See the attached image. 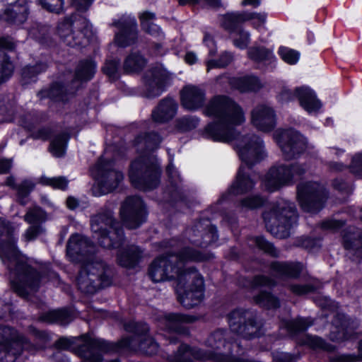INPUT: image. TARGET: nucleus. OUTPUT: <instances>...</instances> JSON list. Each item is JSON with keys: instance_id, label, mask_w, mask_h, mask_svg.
Returning <instances> with one entry per match:
<instances>
[{"instance_id": "obj_1", "label": "nucleus", "mask_w": 362, "mask_h": 362, "mask_svg": "<svg viewBox=\"0 0 362 362\" xmlns=\"http://www.w3.org/2000/svg\"><path fill=\"white\" fill-rule=\"evenodd\" d=\"M204 113L217 119L204 129L202 134L205 138L225 143L234 140L240 158L248 167L266 156L263 142L258 136L247 134L236 138L235 127L242 124L245 117L242 107L233 100L225 95L215 96L207 103Z\"/></svg>"}, {"instance_id": "obj_2", "label": "nucleus", "mask_w": 362, "mask_h": 362, "mask_svg": "<svg viewBox=\"0 0 362 362\" xmlns=\"http://www.w3.org/2000/svg\"><path fill=\"white\" fill-rule=\"evenodd\" d=\"M199 251L185 247L176 254H166L156 258L148 268V276L154 282L177 280L178 300L186 308L200 303L203 297L204 279L194 267L185 264L206 259Z\"/></svg>"}, {"instance_id": "obj_3", "label": "nucleus", "mask_w": 362, "mask_h": 362, "mask_svg": "<svg viewBox=\"0 0 362 362\" xmlns=\"http://www.w3.org/2000/svg\"><path fill=\"white\" fill-rule=\"evenodd\" d=\"M13 228L0 218V258L11 271V282L15 291L21 296L35 292L46 279L57 278V274L47 266L33 267L25 257L16 248Z\"/></svg>"}, {"instance_id": "obj_4", "label": "nucleus", "mask_w": 362, "mask_h": 362, "mask_svg": "<svg viewBox=\"0 0 362 362\" xmlns=\"http://www.w3.org/2000/svg\"><path fill=\"white\" fill-rule=\"evenodd\" d=\"M93 250L94 246L88 238L78 234L71 235L66 248L71 261L86 262L79 273L77 283L82 292L90 294L111 283L109 269L103 262L95 257L86 259V256Z\"/></svg>"}, {"instance_id": "obj_5", "label": "nucleus", "mask_w": 362, "mask_h": 362, "mask_svg": "<svg viewBox=\"0 0 362 362\" xmlns=\"http://www.w3.org/2000/svg\"><path fill=\"white\" fill-rule=\"evenodd\" d=\"M90 227L98 243L107 248L118 247L123 240V231L110 208L102 209L91 218Z\"/></svg>"}, {"instance_id": "obj_6", "label": "nucleus", "mask_w": 362, "mask_h": 362, "mask_svg": "<svg viewBox=\"0 0 362 362\" xmlns=\"http://www.w3.org/2000/svg\"><path fill=\"white\" fill-rule=\"evenodd\" d=\"M263 217L268 230L279 238H287L297 220L294 204L285 200L278 202Z\"/></svg>"}, {"instance_id": "obj_7", "label": "nucleus", "mask_w": 362, "mask_h": 362, "mask_svg": "<svg viewBox=\"0 0 362 362\" xmlns=\"http://www.w3.org/2000/svg\"><path fill=\"white\" fill-rule=\"evenodd\" d=\"M160 173L156 158L148 154L140 156L132 163L129 177L136 188L150 190L158 185Z\"/></svg>"}, {"instance_id": "obj_8", "label": "nucleus", "mask_w": 362, "mask_h": 362, "mask_svg": "<svg viewBox=\"0 0 362 362\" xmlns=\"http://www.w3.org/2000/svg\"><path fill=\"white\" fill-rule=\"evenodd\" d=\"M97 171V185L92 189L95 196L111 192L123 180V174L112 168V161L108 158L102 157L95 165Z\"/></svg>"}, {"instance_id": "obj_9", "label": "nucleus", "mask_w": 362, "mask_h": 362, "mask_svg": "<svg viewBox=\"0 0 362 362\" xmlns=\"http://www.w3.org/2000/svg\"><path fill=\"white\" fill-rule=\"evenodd\" d=\"M305 170V168L300 164L274 166L262 179V187L270 192L276 191L283 186L291 184L296 176H300Z\"/></svg>"}, {"instance_id": "obj_10", "label": "nucleus", "mask_w": 362, "mask_h": 362, "mask_svg": "<svg viewBox=\"0 0 362 362\" xmlns=\"http://www.w3.org/2000/svg\"><path fill=\"white\" fill-rule=\"evenodd\" d=\"M326 198L324 187L317 182H307L298 187V199L303 210L318 211Z\"/></svg>"}, {"instance_id": "obj_11", "label": "nucleus", "mask_w": 362, "mask_h": 362, "mask_svg": "<svg viewBox=\"0 0 362 362\" xmlns=\"http://www.w3.org/2000/svg\"><path fill=\"white\" fill-rule=\"evenodd\" d=\"M275 136L286 160L297 158L307 147L305 139L293 129L278 130Z\"/></svg>"}, {"instance_id": "obj_12", "label": "nucleus", "mask_w": 362, "mask_h": 362, "mask_svg": "<svg viewBox=\"0 0 362 362\" xmlns=\"http://www.w3.org/2000/svg\"><path fill=\"white\" fill-rule=\"evenodd\" d=\"M146 210L143 201L139 197H128L120 210L124 224L129 228H135L144 221Z\"/></svg>"}, {"instance_id": "obj_13", "label": "nucleus", "mask_w": 362, "mask_h": 362, "mask_svg": "<svg viewBox=\"0 0 362 362\" xmlns=\"http://www.w3.org/2000/svg\"><path fill=\"white\" fill-rule=\"evenodd\" d=\"M168 78V72L162 67L151 69L144 77L143 95L148 98L158 97L164 91Z\"/></svg>"}, {"instance_id": "obj_14", "label": "nucleus", "mask_w": 362, "mask_h": 362, "mask_svg": "<svg viewBox=\"0 0 362 362\" xmlns=\"http://www.w3.org/2000/svg\"><path fill=\"white\" fill-rule=\"evenodd\" d=\"M81 344H78L77 354L84 362H101L100 352H105L110 349L109 344L100 339H93L88 336L81 337Z\"/></svg>"}, {"instance_id": "obj_15", "label": "nucleus", "mask_w": 362, "mask_h": 362, "mask_svg": "<svg viewBox=\"0 0 362 362\" xmlns=\"http://www.w3.org/2000/svg\"><path fill=\"white\" fill-rule=\"evenodd\" d=\"M250 123L259 131L269 132L276 127V113L272 107L259 104L250 112Z\"/></svg>"}, {"instance_id": "obj_16", "label": "nucleus", "mask_w": 362, "mask_h": 362, "mask_svg": "<svg viewBox=\"0 0 362 362\" xmlns=\"http://www.w3.org/2000/svg\"><path fill=\"white\" fill-rule=\"evenodd\" d=\"M28 15L27 0H0V18L23 23Z\"/></svg>"}, {"instance_id": "obj_17", "label": "nucleus", "mask_w": 362, "mask_h": 362, "mask_svg": "<svg viewBox=\"0 0 362 362\" xmlns=\"http://www.w3.org/2000/svg\"><path fill=\"white\" fill-rule=\"evenodd\" d=\"M114 25L119 29L115 35V43L122 47L134 45L137 40L136 21L130 17L122 18Z\"/></svg>"}, {"instance_id": "obj_18", "label": "nucleus", "mask_w": 362, "mask_h": 362, "mask_svg": "<svg viewBox=\"0 0 362 362\" xmlns=\"http://www.w3.org/2000/svg\"><path fill=\"white\" fill-rule=\"evenodd\" d=\"M25 339L8 327H0V352L15 356L21 353Z\"/></svg>"}, {"instance_id": "obj_19", "label": "nucleus", "mask_w": 362, "mask_h": 362, "mask_svg": "<svg viewBox=\"0 0 362 362\" xmlns=\"http://www.w3.org/2000/svg\"><path fill=\"white\" fill-rule=\"evenodd\" d=\"M73 23L71 19L66 18L59 23L57 28V34L61 40L67 46L75 47L86 45L88 41L83 37V34L80 31L74 33L72 29Z\"/></svg>"}, {"instance_id": "obj_20", "label": "nucleus", "mask_w": 362, "mask_h": 362, "mask_svg": "<svg viewBox=\"0 0 362 362\" xmlns=\"http://www.w3.org/2000/svg\"><path fill=\"white\" fill-rule=\"evenodd\" d=\"M205 101V92L195 86H186L181 91V103L188 110H194L202 107Z\"/></svg>"}, {"instance_id": "obj_21", "label": "nucleus", "mask_w": 362, "mask_h": 362, "mask_svg": "<svg viewBox=\"0 0 362 362\" xmlns=\"http://www.w3.org/2000/svg\"><path fill=\"white\" fill-rule=\"evenodd\" d=\"M296 93L300 107L307 112L315 113L321 108V102L310 88L305 86L296 88Z\"/></svg>"}, {"instance_id": "obj_22", "label": "nucleus", "mask_w": 362, "mask_h": 362, "mask_svg": "<svg viewBox=\"0 0 362 362\" xmlns=\"http://www.w3.org/2000/svg\"><path fill=\"white\" fill-rule=\"evenodd\" d=\"M345 249L350 251L356 258L362 259V230L349 227L343 235Z\"/></svg>"}, {"instance_id": "obj_23", "label": "nucleus", "mask_w": 362, "mask_h": 362, "mask_svg": "<svg viewBox=\"0 0 362 362\" xmlns=\"http://www.w3.org/2000/svg\"><path fill=\"white\" fill-rule=\"evenodd\" d=\"M255 184V182L247 172V169L241 165L238 170L236 179L228 189V192L233 195L245 194L252 190Z\"/></svg>"}, {"instance_id": "obj_24", "label": "nucleus", "mask_w": 362, "mask_h": 362, "mask_svg": "<svg viewBox=\"0 0 362 362\" xmlns=\"http://www.w3.org/2000/svg\"><path fill=\"white\" fill-rule=\"evenodd\" d=\"M302 269L298 262H273L270 264L271 274L278 278H296Z\"/></svg>"}, {"instance_id": "obj_25", "label": "nucleus", "mask_w": 362, "mask_h": 362, "mask_svg": "<svg viewBox=\"0 0 362 362\" xmlns=\"http://www.w3.org/2000/svg\"><path fill=\"white\" fill-rule=\"evenodd\" d=\"M177 105L171 98L162 100L152 113L154 121L160 123L168 122L173 119L177 112Z\"/></svg>"}, {"instance_id": "obj_26", "label": "nucleus", "mask_w": 362, "mask_h": 362, "mask_svg": "<svg viewBox=\"0 0 362 362\" xmlns=\"http://www.w3.org/2000/svg\"><path fill=\"white\" fill-rule=\"evenodd\" d=\"M141 250L138 247L129 246L119 252L117 258V262L124 267H134L141 259Z\"/></svg>"}, {"instance_id": "obj_27", "label": "nucleus", "mask_w": 362, "mask_h": 362, "mask_svg": "<svg viewBox=\"0 0 362 362\" xmlns=\"http://www.w3.org/2000/svg\"><path fill=\"white\" fill-rule=\"evenodd\" d=\"M230 83L240 92L257 91L262 87L260 81L253 76L233 78L230 80Z\"/></svg>"}, {"instance_id": "obj_28", "label": "nucleus", "mask_w": 362, "mask_h": 362, "mask_svg": "<svg viewBox=\"0 0 362 362\" xmlns=\"http://www.w3.org/2000/svg\"><path fill=\"white\" fill-rule=\"evenodd\" d=\"M146 62L139 52H132L125 58L123 69L127 73L139 72L145 67Z\"/></svg>"}, {"instance_id": "obj_29", "label": "nucleus", "mask_w": 362, "mask_h": 362, "mask_svg": "<svg viewBox=\"0 0 362 362\" xmlns=\"http://www.w3.org/2000/svg\"><path fill=\"white\" fill-rule=\"evenodd\" d=\"M160 137L156 133L139 135L135 140V144L139 150H153L160 143Z\"/></svg>"}, {"instance_id": "obj_30", "label": "nucleus", "mask_w": 362, "mask_h": 362, "mask_svg": "<svg viewBox=\"0 0 362 362\" xmlns=\"http://www.w3.org/2000/svg\"><path fill=\"white\" fill-rule=\"evenodd\" d=\"M250 16L244 13H230L224 15L221 18V25L229 31H233L238 24L247 21Z\"/></svg>"}, {"instance_id": "obj_31", "label": "nucleus", "mask_w": 362, "mask_h": 362, "mask_svg": "<svg viewBox=\"0 0 362 362\" xmlns=\"http://www.w3.org/2000/svg\"><path fill=\"white\" fill-rule=\"evenodd\" d=\"M141 25L143 30L153 36H160L162 35L160 28L153 23L155 18V14L148 11L142 12L139 15Z\"/></svg>"}, {"instance_id": "obj_32", "label": "nucleus", "mask_w": 362, "mask_h": 362, "mask_svg": "<svg viewBox=\"0 0 362 362\" xmlns=\"http://www.w3.org/2000/svg\"><path fill=\"white\" fill-rule=\"evenodd\" d=\"M192 356L194 358H203L199 351L192 350L187 345H181L178 351L170 356V360L171 362H187Z\"/></svg>"}, {"instance_id": "obj_33", "label": "nucleus", "mask_w": 362, "mask_h": 362, "mask_svg": "<svg viewBox=\"0 0 362 362\" xmlns=\"http://www.w3.org/2000/svg\"><path fill=\"white\" fill-rule=\"evenodd\" d=\"M95 71V64L92 60L81 62L76 69V78L81 81L90 80Z\"/></svg>"}, {"instance_id": "obj_34", "label": "nucleus", "mask_w": 362, "mask_h": 362, "mask_svg": "<svg viewBox=\"0 0 362 362\" xmlns=\"http://www.w3.org/2000/svg\"><path fill=\"white\" fill-rule=\"evenodd\" d=\"M166 320L169 329L180 331V324L192 322L195 320V317L191 315L172 313L166 316Z\"/></svg>"}, {"instance_id": "obj_35", "label": "nucleus", "mask_w": 362, "mask_h": 362, "mask_svg": "<svg viewBox=\"0 0 362 362\" xmlns=\"http://www.w3.org/2000/svg\"><path fill=\"white\" fill-rule=\"evenodd\" d=\"M312 322L308 319L297 318L293 320H285L281 322V327H285L290 333L304 331L310 326Z\"/></svg>"}, {"instance_id": "obj_36", "label": "nucleus", "mask_w": 362, "mask_h": 362, "mask_svg": "<svg viewBox=\"0 0 362 362\" xmlns=\"http://www.w3.org/2000/svg\"><path fill=\"white\" fill-rule=\"evenodd\" d=\"M67 141L68 136L66 134L57 136L50 144L49 151L51 153L56 157L62 156L65 153Z\"/></svg>"}, {"instance_id": "obj_37", "label": "nucleus", "mask_w": 362, "mask_h": 362, "mask_svg": "<svg viewBox=\"0 0 362 362\" xmlns=\"http://www.w3.org/2000/svg\"><path fill=\"white\" fill-rule=\"evenodd\" d=\"M24 220L31 225L40 226L46 220V214L40 207L34 206L27 211Z\"/></svg>"}, {"instance_id": "obj_38", "label": "nucleus", "mask_w": 362, "mask_h": 362, "mask_svg": "<svg viewBox=\"0 0 362 362\" xmlns=\"http://www.w3.org/2000/svg\"><path fill=\"white\" fill-rule=\"evenodd\" d=\"M69 314L65 310H52L41 317V320L47 322H60L66 324L69 322Z\"/></svg>"}, {"instance_id": "obj_39", "label": "nucleus", "mask_w": 362, "mask_h": 362, "mask_svg": "<svg viewBox=\"0 0 362 362\" xmlns=\"http://www.w3.org/2000/svg\"><path fill=\"white\" fill-rule=\"evenodd\" d=\"M257 304L267 308H275L279 306L277 298L267 292H262L255 298Z\"/></svg>"}, {"instance_id": "obj_40", "label": "nucleus", "mask_w": 362, "mask_h": 362, "mask_svg": "<svg viewBox=\"0 0 362 362\" xmlns=\"http://www.w3.org/2000/svg\"><path fill=\"white\" fill-rule=\"evenodd\" d=\"M47 64L44 63L36 64L33 66H27L22 71V77L25 82L28 83L34 78L37 74L47 69Z\"/></svg>"}, {"instance_id": "obj_41", "label": "nucleus", "mask_w": 362, "mask_h": 362, "mask_svg": "<svg viewBox=\"0 0 362 362\" xmlns=\"http://www.w3.org/2000/svg\"><path fill=\"white\" fill-rule=\"evenodd\" d=\"M35 187V183L31 180H24L23 181L18 187L17 189V197L19 203L22 205H25L26 204V201L25 199L29 195L30 192L33 190Z\"/></svg>"}, {"instance_id": "obj_42", "label": "nucleus", "mask_w": 362, "mask_h": 362, "mask_svg": "<svg viewBox=\"0 0 362 362\" xmlns=\"http://www.w3.org/2000/svg\"><path fill=\"white\" fill-rule=\"evenodd\" d=\"M64 88L59 83L53 84L48 90H43L38 93L40 98L48 97L57 100H64Z\"/></svg>"}, {"instance_id": "obj_43", "label": "nucleus", "mask_w": 362, "mask_h": 362, "mask_svg": "<svg viewBox=\"0 0 362 362\" xmlns=\"http://www.w3.org/2000/svg\"><path fill=\"white\" fill-rule=\"evenodd\" d=\"M232 59V54L228 52H224L218 60L209 59L206 62V71H209L214 68H224L231 62Z\"/></svg>"}, {"instance_id": "obj_44", "label": "nucleus", "mask_w": 362, "mask_h": 362, "mask_svg": "<svg viewBox=\"0 0 362 362\" xmlns=\"http://www.w3.org/2000/svg\"><path fill=\"white\" fill-rule=\"evenodd\" d=\"M44 185L50 186L54 189H65L68 185V180L65 177L59 176L54 177H48L42 176L40 180Z\"/></svg>"}, {"instance_id": "obj_45", "label": "nucleus", "mask_w": 362, "mask_h": 362, "mask_svg": "<svg viewBox=\"0 0 362 362\" xmlns=\"http://www.w3.org/2000/svg\"><path fill=\"white\" fill-rule=\"evenodd\" d=\"M250 59L257 62L269 60L272 57V52L264 47H252L248 50Z\"/></svg>"}, {"instance_id": "obj_46", "label": "nucleus", "mask_w": 362, "mask_h": 362, "mask_svg": "<svg viewBox=\"0 0 362 362\" xmlns=\"http://www.w3.org/2000/svg\"><path fill=\"white\" fill-rule=\"evenodd\" d=\"M13 64L0 52V84L6 81L12 74Z\"/></svg>"}, {"instance_id": "obj_47", "label": "nucleus", "mask_w": 362, "mask_h": 362, "mask_svg": "<svg viewBox=\"0 0 362 362\" xmlns=\"http://www.w3.org/2000/svg\"><path fill=\"white\" fill-rule=\"evenodd\" d=\"M250 34L243 29H239L233 36V45L239 49H245L250 43Z\"/></svg>"}, {"instance_id": "obj_48", "label": "nucleus", "mask_w": 362, "mask_h": 362, "mask_svg": "<svg viewBox=\"0 0 362 362\" xmlns=\"http://www.w3.org/2000/svg\"><path fill=\"white\" fill-rule=\"evenodd\" d=\"M49 30L47 25L35 23L28 28V35L41 41L49 33Z\"/></svg>"}, {"instance_id": "obj_49", "label": "nucleus", "mask_w": 362, "mask_h": 362, "mask_svg": "<svg viewBox=\"0 0 362 362\" xmlns=\"http://www.w3.org/2000/svg\"><path fill=\"white\" fill-rule=\"evenodd\" d=\"M279 54L285 62L290 64H296L300 57L298 52L285 47L279 48Z\"/></svg>"}, {"instance_id": "obj_50", "label": "nucleus", "mask_w": 362, "mask_h": 362, "mask_svg": "<svg viewBox=\"0 0 362 362\" xmlns=\"http://www.w3.org/2000/svg\"><path fill=\"white\" fill-rule=\"evenodd\" d=\"M265 200L259 195H253L243 199L240 202L242 207L249 209H254L262 206Z\"/></svg>"}, {"instance_id": "obj_51", "label": "nucleus", "mask_w": 362, "mask_h": 362, "mask_svg": "<svg viewBox=\"0 0 362 362\" xmlns=\"http://www.w3.org/2000/svg\"><path fill=\"white\" fill-rule=\"evenodd\" d=\"M139 349L144 354L150 356L157 353L158 346L151 337H148L140 343Z\"/></svg>"}, {"instance_id": "obj_52", "label": "nucleus", "mask_w": 362, "mask_h": 362, "mask_svg": "<svg viewBox=\"0 0 362 362\" xmlns=\"http://www.w3.org/2000/svg\"><path fill=\"white\" fill-rule=\"evenodd\" d=\"M255 243L257 247L263 250L264 252L269 254L272 256L276 257L279 255V252L269 242L267 241L262 237H257L255 238Z\"/></svg>"}, {"instance_id": "obj_53", "label": "nucleus", "mask_w": 362, "mask_h": 362, "mask_svg": "<svg viewBox=\"0 0 362 362\" xmlns=\"http://www.w3.org/2000/svg\"><path fill=\"white\" fill-rule=\"evenodd\" d=\"M206 343L209 346L216 349L224 346L223 332L221 330L215 332L208 338Z\"/></svg>"}, {"instance_id": "obj_54", "label": "nucleus", "mask_w": 362, "mask_h": 362, "mask_svg": "<svg viewBox=\"0 0 362 362\" xmlns=\"http://www.w3.org/2000/svg\"><path fill=\"white\" fill-rule=\"evenodd\" d=\"M119 64V61L116 59L107 60L104 66L103 67L104 74H105L110 78H116Z\"/></svg>"}, {"instance_id": "obj_55", "label": "nucleus", "mask_w": 362, "mask_h": 362, "mask_svg": "<svg viewBox=\"0 0 362 362\" xmlns=\"http://www.w3.org/2000/svg\"><path fill=\"white\" fill-rule=\"evenodd\" d=\"M199 123V119L194 117H185L177 121L178 127L182 131H187L195 128Z\"/></svg>"}, {"instance_id": "obj_56", "label": "nucleus", "mask_w": 362, "mask_h": 362, "mask_svg": "<svg viewBox=\"0 0 362 362\" xmlns=\"http://www.w3.org/2000/svg\"><path fill=\"white\" fill-rule=\"evenodd\" d=\"M42 6L47 10L59 13L62 9L63 0H40Z\"/></svg>"}, {"instance_id": "obj_57", "label": "nucleus", "mask_w": 362, "mask_h": 362, "mask_svg": "<svg viewBox=\"0 0 362 362\" xmlns=\"http://www.w3.org/2000/svg\"><path fill=\"white\" fill-rule=\"evenodd\" d=\"M350 169L354 174L362 177V153H357L353 157Z\"/></svg>"}, {"instance_id": "obj_58", "label": "nucleus", "mask_w": 362, "mask_h": 362, "mask_svg": "<svg viewBox=\"0 0 362 362\" xmlns=\"http://www.w3.org/2000/svg\"><path fill=\"white\" fill-rule=\"evenodd\" d=\"M289 289L293 293L301 296L312 292L315 288L310 284H291L289 286Z\"/></svg>"}, {"instance_id": "obj_59", "label": "nucleus", "mask_w": 362, "mask_h": 362, "mask_svg": "<svg viewBox=\"0 0 362 362\" xmlns=\"http://www.w3.org/2000/svg\"><path fill=\"white\" fill-rule=\"evenodd\" d=\"M217 240V234L214 228L211 227L203 236V240L201 242L196 241L197 244L202 247H206L211 243L215 242Z\"/></svg>"}, {"instance_id": "obj_60", "label": "nucleus", "mask_w": 362, "mask_h": 362, "mask_svg": "<svg viewBox=\"0 0 362 362\" xmlns=\"http://www.w3.org/2000/svg\"><path fill=\"white\" fill-rule=\"evenodd\" d=\"M246 16H250L247 21H252V24L255 28H259L265 23L266 15L264 13H246Z\"/></svg>"}, {"instance_id": "obj_61", "label": "nucleus", "mask_w": 362, "mask_h": 362, "mask_svg": "<svg viewBox=\"0 0 362 362\" xmlns=\"http://www.w3.org/2000/svg\"><path fill=\"white\" fill-rule=\"evenodd\" d=\"M252 284L255 286H274L276 285V281L272 278L266 276L259 275L254 278Z\"/></svg>"}, {"instance_id": "obj_62", "label": "nucleus", "mask_w": 362, "mask_h": 362, "mask_svg": "<svg viewBox=\"0 0 362 362\" xmlns=\"http://www.w3.org/2000/svg\"><path fill=\"white\" fill-rule=\"evenodd\" d=\"M308 343L313 348H322L329 351L332 349L331 346L327 345L324 340L318 337H308Z\"/></svg>"}, {"instance_id": "obj_63", "label": "nucleus", "mask_w": 362, "mask_h": 362, "mask_svg": "<svg viewBox=\"0 0 362 362\" xmlns=\"http://www.w3.org/2000/svg\"><path fill=\"white\" fill-rule=\"evenodd\" d=\"M42 231V228L40 226L32 225L30 228L27 229L25 233V238L27 240H32L35 239L37 235H39Z\"/></svg>"}, {"instance_id": "obj_64", "label": "nucleus", "mask_w": 362, "mask_h": 362, "mask_svg": "<svg viewBox=\"0 0 362 362\" xmlns=\"http://www.w3.org/2000/svg\"><path fill=\"white\" fill-rule=\"evenodd\" d=\"M40 121V119L38 116L33 115H28L22 119V125L28 129H30L34 124L38 123Z\"/></svg>"}]
</instances>
